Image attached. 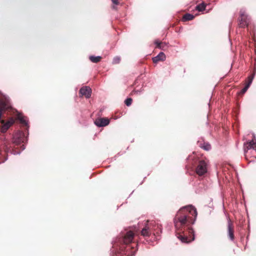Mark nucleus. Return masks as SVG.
Masks as SVG:
<instances>
[{"label":"nucleus","mask_w":256,"mask_h":256,"mask_svg":"<svg viewBox=\"0 0 256 256\" xmlns=\"http://www.w3.org/2000/svg\"><path fill=\"white\" fill-rule=\"evenodd\" d=\"M197 212L192 206H188L180 208L176 214L174 222L176 230L177 237L182 242L188 243L194 240L188 237V234L192 233V229L190 228V225L194 224Z\"/></svg>","instance_id":"obj_1"},{"label":"nucleus","mask_w":256,"mask_h":256,"mask_svg":"<svg viewBox=\"0 0 256 256\" xmlns=\"http://www.w3.org/2000/svg\"><path fill=\"white\" fill-rule=\"evenodd\" d=\"M134 234L132 230L128 231L122 234L118 238L120 244L118 256H133L138 248V244L134 240Z\"/></svg>","instance_id":"obj_2"},{"label":"nucleus","mask_w":256,"mask_h":256,"mask_svg":"<svg viewBox=\"0 0 256 256\" xmlns=\"http://www.w3.org/2000/svg\"><path fill=\"white\" fill-rule=\"evenodd\" d=\"M10 108L8 102L4 98H0V130L2 132H6L14 123V120L10 118L7 121L2 119L4 113Z\"/></svg>","instance_id":"obj_3"},{"label":"nucleus","mask_w":256,"mask_h":256,"mask_svg":"<svg viewBox=\"0 0 256 256\" xmlns=\"http://www.w3.org/2000/svg\"><path fill=\"white\" fill-rule=\"evenodd\" d=\"M3 148L6 153L11 152L14 154L20 153V151L24 150L25 148L24 144H22L20 146V150H16L12 148L11 144L7 140H4L3 144Z\"/></svg>","instance_id":"obj_4"},{"label":"nucleus","mask_w":256,"mask_h":256,"mask_svg":"<svg viewBox=\"0 0 256 256\" xmlns=\"http://www.w3.org/2000/svg\"><path fill=\"white\" fill-rule=\"evenodd\" d=\"M196 172L199 176H202L207 172L208 164L204 160H200L196 168Z\"/></svg>","instance_id":"obj_5"},{"label":"nucleus","mask_w":256,"mask_h":256,"mask_svg":"<svg viewBox=\"0 0 256 256\" xmlns=\"http://www.w3.org/2000/svg\"><path fill=\"white\" fill-rule=\"evenodd\" d=\"M26 140L24 134L20 131L17 132L13 137L12 143L15 146H18Z\"/></svg>","instance_id":"obj_6"},{"label":"nucleus","mask_w":256,"mask_h":256,"mask_svg":"<svg viewBox=\"0 0 256 256\" xmlns=\"http://www.w3.org/2000/svg\"><path fill=\"white\" fill-rule=\"evenodd\" d=\"M239 26L241 28L248 26L250 22L249 19L244 11L240 10V18H238Z\"/></svg>","instance_id":"obj_7"},{"label":"nucleus","mask_w":256,"mask_h":256,"mask_svg":"<svg viewBox=\"0 0 256 256\" xmlns=\"http://www.w3.org/2000/svg\"><path fill=\"white\" fill-rule=\"evenodd\" d=\"M251 149L256 152V142L253 140L250 142H246L244 144V150L246 158H248V150Z\"/></svg>","instance_id":"obj_8"},{"label":"nucleus","mask_w":256,"mask_h":256,"mask_svg":"<svg viewBox=\"0 0 256 256\" xmlns=\"http://www.w3.org/2000/svg\"><path fill=\"white\" fill-rule=\"evenodd\" d=\"M228 233L230 239L232 241L234 240V225L233 222L229 218H228Z\"/></svg>","instance_id":"obj_9"},{"label":"nucleus","mask_w":256,"mask_h":256,"mask_svg":"<svg viewBox=\"0 0 256 256\" xmlns=\"http://www.w3.org/2000/svg\"><path fill=\"white\" fill-rule=\"evenodd\" d=\"M79 93L80 96H84L88 98L91 96L92 90L89 86H84L80 90Z\"/></svg>","instance_id":"obj_10"},{"label":"nucleus","mask_w":256,"mask_h":256,"mask_svg":"<svg viewBox=\"0 0 256 256\" xmlns=\"http://www.w3.org/2000/svg\"><path fill=\"white\" fill-rule=\"evenodd\" d=\"M110 123L109 120L106 118H98L94 121V124L98 127L105 126Z\"/></svg>","instance_id":"obj_11"},{"label":"nucleus","mask_w":256,"mask_h":256,"mask_svg":"<svg viewBox=\"0 0 256 256\" xmlns=\"http://www.w3.org/2000/svg\"><path fill=\"white\" fill-rule=\"evenodd\" d=\"M255 74V72L253 73V74L248 77V83L246 85V86L241 90L240 93L243 94L245 93L248 90V88L250 86L252 81L253 80L254 76Z\"/></svg>","instance_id":"obj_12"},{"label":"nucleus","mask_w":256,"mask_h":256,"mask_svg":"<svg viewBox=\"0 0 256 256\" xmlns=\"http://www.w3.org/2000/svg\"><path fill=\"white\" fill-rule=\"evenodd\" d=\"M166 60V56L162 52H160L157 56L152 58L154 63H157L160 61H164Z\"/></svg>","instance_id":"obj_13"},{"label":"nucleus","mask_w":256,"mask_h":256,"mask_svg":"<svg viewBox=\"0 0 256 256\" xmlns=\"http://www.w3.org/2000/svg\"><path fill=\"white\" fill-rule=\"evenodd\" d=\"M154 44H156V48H158L162 50H166L168 48V46L166 42H160L158 40H154Z\"/></svg>","instance_id":"obj_14"},{"label":"nucleus","mask_w":256,"mask_h":256,"mask_svg":"<svg viewBox=\"0 0 256 256\" xmlns=\"http://www.w3.org/2000/svg\"><path fill=\"white\" fill-rule=\"evenodd\" d=\"M152 234V230L148 226H146L141 230V235L144 237H148Z\"/></svg>","instance_id":"obj_15"},{"label":"nucleus","mask_w":256,"mask_h":256,"mask_svg":"<svg viewBox=\"0 0 256 256\" xmlns=\"http://www.w3.org/2000/svg\"><path fill=\"white\" fill-rule=\"evenodd\" d=\"M198 144L200 148L206 150H208L211 148L210 145L208 142H198Z\"/></svg>","instance_id":"obj_16"},{"label":"nucleus","mask_w":256,"mask_h":256,"mask_svg":"<svg viewBox=\"0 0 256 256\" xmlns=\"http://www.w3.org/2000/svg\"><path fill=\"white\" fill-rule=\"evenodd\" d=\"M194 18V15L190 14H186L182 16V20L184 22L190 20H193Z\"/></svg>","instance_id":"obj_17"},{"label":"nucleus","mask_w":256,"mask_h":256,"mask_svg":"<svg viewBox=\"0 0 256 256\" xmlns=\"http://www.w3.org/2000/svg\"><path fill=\"white\" fill-rule=\"evenodd\" d=\"M102 58L100 56H91L89 57L90 60L94 63H97L100 62Z\"/></svg>","instance_id":"obj_18"},{"label":"nucleus","mask_w":256,"mask_h":256,"mask_svg":"<svg viewBox=\"0 0 256 256\" xmlns=\"http://www.w3.org/2000/svg\"><path fill=\"white\" fill-rule=\"evenodd\" d=\"M17 119L18 120L20 123L26 126L27 122L26 120L24 118V116L20 114H18L17 115Z\"/></svg>","instance_id":"obj_19"},{"label":"nucleus","mask_w":256,"mask_h":256,"mask_svg":"<svg viewBox=\"0 0 256 256\" xmlns=\"http://www.w3.org/2000/svg\"><path fill=\"white\" fill-rule=\"evenodd\" d=\"M206 6V4L204 3H202L198 5L196 8L199 12H202L204 10Z\"/></svg>","instance_id":"obj_20"},{"label":"nucleus","mask_w":256,"mask_h":256,"mask_svg":"<svg viewBox=\"0 0 256 256\" xmlns=\"http://www.w3.org/2000/svg\"><path fill=\"white\" fill-rule=\"evenodd\" d=\"M132 98H128L125 101L124 103L127 106H130L132 104Z\"/></svg>","instance_id":"obj_21"},{"label":"nucleus","mask_w":256,"mask_h":256,"mask_svg":"<svg viewBox=\"0 0 256 256\" xmlns=\"http://www.w3.org/2000/svg\"><path fill=\"white\" fill-rule=\"evenodd\" d=\"M120 57L116 56L114 58V64H118L120 62Z\"/></svg>","instance_id":"obj_22"},{"label":"nucleus","mask_w":256,"mask_h":256,"mask_svg":"<svg viewBox=\"0 0 256 256\" xmlns=\"http://www.w3.org/2000/svg\"><path fill=\"white\" fill-rule=\"evenodd\" d=\"M113 4L118 5L119 4L118 0H111Z\"/></svg>","instance_id":"obj_23"},{"label":"nucleus","mask_w":256,"mask_h":256,"mask_svg":"<svg viewBox=\"0 0 256 256\" xmlns=\"http://www.w3.org/2000/svg\"><path fill=\"white\" fill-rule=\"evenodd\" d=\"M6 158H5L4 160L2 161V162H4L5 160H6Z\"/></svg>","instance_id":"obj_24"}]
</instances>
